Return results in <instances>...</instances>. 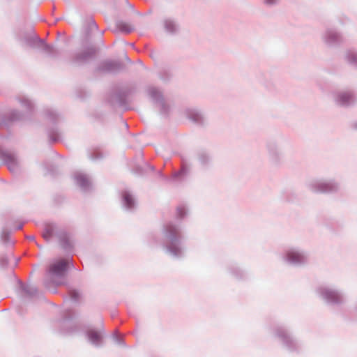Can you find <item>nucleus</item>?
Segmentation results:
<instances>
[{
	"label": "nucleus",
	"mask_w": 357,
	"mask_h": 357,
	"mask_svg": "<svg viewBox=\"0 0 357 357\" xmlns=\"http://www.w3.org/2000/svg\"><path fill=\"white\" fill-rule=\"evenodd\" d=\"M267 2H268V1ZM273 3V1H269V3Z\"/></svg>",
	"instance_id": "nucleus-10"
},
{
	"label": "nucleus",
	"mask_w": 357,
	"mask_h": 357,
	"mask_svg": "<svg viewBox=\"0 0 357 357\" xmlns=\"http://www.w3.org/2000/svg\"><path fill=\"white\" fill-rule=\"evenodd\" d=\"M116 26L120 31L126 33H129L132 29V26L130 24L123 22H118Z\"/></svg>",
	"instance_id": "nucleus-5"
},
{
	"label": "nucleus",
	"mask_w": 357,
	"mask_h": 357,
	"mask_svg": "<svg viewBox=\"0 0 357 357\" xmlns=\"http://www.w3.org/2000/svg\"><path fill=\"white\" fill-rule=\"evenodd\" d=\"M125 200L128 204V206H132V197L129 195H126L125 196Z\"/></svg>",
	"instance_id": "nucleus-7"
},
{
	"label": "nucleus",
	"mask_w": 357,
	"mask_h": 357,
	"mask_svg": "<svg viewBox=\"0 0 357 357\" xmlns=\"http://www.w3.org/2000/svg\"><path fill=\"white\" fill-rule=\"evenodd\" d=\"M90 339L93 342L98 341L100 339V335L96 332H91L89 334Z\"/></svg>",
	"instance_id": "nucleus-6"
},
{
	"label": "nucleus",
	"mask_w": 357,
	"mask_h": 357,
	"mask_svg": "<svg viewBox=\"0 0 357 357\" xmlns=\"http://www.w3.org/2000/svg\"><path fill=\"white\" fill-rule=\"evenodd\" d=\"M5 162L11 171H14L17 166L16 158L14 155L10 154H7L5 155Z\"/></svg>",
	"instance_id": "nucleus-3"
},
{
	"label": "nucleus",
	"mask_w": 357,
	"mask_h": 357,
	"mask_svg": "<svg viewBox=\"0 0 357 357\" xmlns=\"http://www.w3.org/2000/svg\"><path fill=\"white\" fill-rule=\"evenodd\" d=\"M54 226L51 224H47L45 226L44 231L43 232V237L46 240L49 241L53 235Z\"/></svg>",
	"instance_id": "nucleus-4"
},
{
	"label": "nucleus",
	"mask_w": 357,
	"mask_h": 357,
	"mask_svg": "<svg viewBox=\"0 0 357 357\" xmlns=\"http://www.w3.org/2000/svg\"><path fill=\"white\" fill-rule=\"evenodd\" d=\"M70 261L68 259H60L53 263L49 269L51 275L55 276L63 275L66 271V268Z\"/></svg>",
	"instance_id": "nucleus-1"
},
{
	"label": "nucleus",
	"mask_w": 357,
	"mask_h": 357,
	"mask_svg": "<svg viewBox=\"0 0 357 357\" xmlns=\"http://www.w3.org/2000/svg\"><path fill=\"white\" fill-rule=\"evenodd\" d=\"M267 2H268V1ZM273 3V1H269V3Z\"/></svg>",
	"instance_id": "nucleus-9"
},
{
	"label": "nucleus",
	"mask_w": 357,
	"mask_h": 357,
	"mask_svg": "<svg viewBox=\"0 0 357 357\" xmlns=\"http://www.w3.org/2000/svg\"><path fill=\"white\" fill-rule=\"evenodd\" d=\"M287 258L289 261L293 263L302 261L303 257L301 254L296 251H289L287 253Z\"/></svg>",
	"instance_id": "nucleus-2"
},
{
	"label": "nucleus",
	"mask_w": 357,
	"mask_h": 357,
	"mask_svg": "<svg viewBox=\"0 0 357 357\" xmlns=\"http://www.w3.org/2000/svg\"><path fill=\"white\" fill-rule=\"evenodd\" d=\"M178 212L180 213V211H181V209L178 208ZM180 215H182V214L181 213V214H180Z\"/></svg>",
	"instance_id": "nucleus-8"
}]
</instances>
